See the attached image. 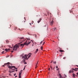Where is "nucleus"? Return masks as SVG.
<instances>
[{"instance_id":"1","label":"nucleus","mask_w":78,"mask_h":78,"mask_svg":"<svg viewBox=\"0 0 78 78\" xmlns=\"http://www.w3.org/2000/svg\"><path fill=\"white\" fill-rule=\"evenodd\" d=\"M20 46V43H19L18 44H16L13 47V50L14 51H16L17 48H19V47Z\"/></svg>"},{"instance_id":"2","label":"nucleus","mask_w":78,"mask_h":78,"mask_svg":"<svg viewBox=\"0 0 78 78\" xmlns=\"http://www.w3.org/2000/svg\"><path fill=\"white\" fill-rule=\"evenodd\" d=\"M8 68H9L10 69V70H14L15 69H17V68H16V67L14 66H8ZM14 68V69H15L12 68Z\"/></svg>"},{"instance_id":"3","label":"nucleus","mask_w":78,"mask_h":78,"mask_svg":"<svg viewBox=\"0 0 78 78\" xmlns=\"http://www.w3.org/2000/svg\"><path fill=\"white\" fill-rule=\"evenodd\" d=\"M22 72H23V70H21L20 72L19 73V78H21V75H22Z\"/></svg>"},{"instance_id":"4","label":"nucleus","mask_w":78,"mask_h":78,"mask_svg":"<svg viewBox=\"0 0 78 78\" xmlns=\"http://www.w3.org/2000/svg\"><path fill=\"white\" fill-rule=\"evenodd\" d=\"M28 56V55H25L24 56H22V58H24V59H27V57Z\"/></svg>"},{"instance_id":"5","label":"nucleus","mask_w":78,"mask_h":78,"mask_svg":"<svg viewBox=\"0 0 78 78\" xmlns=\"http://www.w3.org/2000/svg\"><path fill=\"white\" fill-rule=\"evenodd\" d=\"M50 25H51V26H52V25H53V23H54V21H53V20H52L51 22L50 21Z\"/></svg>"},{"instance_id":"6","label":"nucleus","mask_w":78,"mask_h":78,"mask_svg":"<svg viewBox=\"0 0 78 78\" xmlns=\"http://www.w3.org/2000/svg\"><path fill=\"white\" fill-rule=\"evenodd\" d=\"M71 70H74V71H77L78 70V68H75V69L72 68Z\"/></svg>"},{"instance_id":"7","label":"nucleus","mask_w":78,"mask_h":78,"mask_svg":"<svg viewBox=\"0 0 78 78\" xmlns=\"http://www.w3.org/2000/svg\"><path fill=\"white\" fill-rule=\"evenodd\" d=\"M23 39H24V37H20L19 38L20 40H23Z\"/></svg>"},{"instance_id":"8","label":"nucleus","mask_w":78,"mask_h":78,"mask_svg":"<svg viewBox=\"0 0 78 78\" xmlns=\"http://www.w3.org/2000/svg\"><path fill=\"white\" fill-rule=\"evenodd\" d=\"M42 20V18H41L39 19V20L38 21H37V23H39V22H41V20Z\"/></svg>"},{"instance_id":"9","label":"nucleus","mask_w":78,"mask_h":78,"mask_svg":"<svg viewBox=\"0 0 78 78\" xmlns=\"http://www.w3.org/2000/svg\"><path fill=\"white\" fill-rule=\"evenodd\" d=\"M52 30L53 31H56V28H52Z\"/></svg>"},{"instance_id":"10","label":"nucleus","mask_w":78,"mask_h":78,"mask_svg":"<svg viewBox=\"0 0 78 78\" xmlns=\"http://www.w3.org/2000/svg\"><path fill=\"white\" fill-rule=\"evenodd\" d=\"M29 55H30L28 56V58H27V59H28V58H30V57H31V53H29Z\"/></svg>"},{"instance_id":"11","label":"nucleus","mask_w":78,"mask_h":78,"mask_svg":"<svg viewBox=\"0 0 78 78\" xmlns=\"http://www.w3.org/2000/svg\"><path fill=\"white\" fill-rule=\"evenodd\" d=\"M73 78H75V73L73 74Z\"/></svg>"},{"instance_id":"12","label":"nucleus","mask_w":78,"mask_h":78,"mask_svg":"<svg viewBox=\"0 0 78 78\" xmlns=\"http://www.w3.org/2000/svg\"><path fill=\"white\" fill-rule=\"evenodd\" d=\"M20 45L21 46V47H22V46H23L22 48H23V46H24V44H20Z\"/></svg>"},{"instance_id":"13","label":"nucleus","mask_w":78,"mask_h":78,"mask_svg":"<svg viewBox=\"0 0 78 78\" xmlns=\"http://www.w3.org/2000/svg\"><path fill=\"white\" fill-rule=\"evenodd\" d=\"M5 41L6 42V44H9V41L7 40H5Z\"/></svg>"},{"instance_id":"14","label":"nucleus","mask_w":78,"mask_h":78,"mask_svg":"<svg viewBox=\"0 0 78 78\" xmlns=\"http://www.w3.org/2000/svg\"><path fill=\"white\" fill-rule=\"evenodd\" d=\"M7 64H8V66H9V64H11L9 63V62H8L7 63H5V65H7Z\"/></svg>"},{"instance_id":"15","label":"nucleus","mask_w":78,"mask_h":78,"mask_svg":"<svg viewBox=\"0 0 78 78\" xmlns=\"http://www.w3.org/2000/svg\"><path fill=\"white\" fill-rule=\"evenodd\" d=\"M14 71H9V73H12V72H14Z\"/></svg>"},{"instance_id":"16","label":"nucleus","mask_w":78,"mask_h":78,"mask_svg":"<svg viewBox=\"0 0 78 78\" xmlns=\"http://www.w3.org/2000/svg\"><path fill=\"white\" fill-rule=\"evenodd\" d=\"M27 41H26L24 43V45H27Z\"/></svg>"},{"instance_id":"17","label":"nucleus","mask_w":78,"mask_h":78,"mask_svg":"<svg viewBox=\"0 0 78 78\" xmlns=\"http://www.w3.org/2000/svg\"><path fill=\"white\" fill-rule=\"evenodd\" d=\"M26 59H27V60L28 59V58H24L23 59V62H25V60Z\"/></svg>"},{"instance_id":"18","label":"nucleus","mask_w":78,"mask_h":78,"mask_svg":"<svg viewBox=\"0 0 78 78\" xmlns=\"http://www.w3.org/2000/svg\"><path fill=\"white\" fill-rule=\"evenodd\" d=\"M37 64H38V62H37V63L36 65V68H37Z\"/></svg>"},{"instance_id":"19","label":"nucleus","mask_w":78,"mask_h":78,"mask_svg":"<svg viewBox=\"0 0 78 78\" xmlns=\"http://www.w3.org/2000/svg\"><path fill=\"white\" fill-rule=\"evenodd\" d=\"M64 51V50H60V52H63Z\"/></svg>"},{"instance_id":"20","label":"nucleus","mask_w":78,"mask_h":78,"mask_svg":"<svg viewBox=\"0 0 78 78\" xmlns=\"http://www.w3.org/2000/svg\"><path fill=\"white\" fill-rule=\"evenodd\" d=\"M5 50L6 51H8V50L7 48L5 49Z\"/></svg>"},{"instance_id":"21","label":"nucleus","mask_w":78,"mask_h":78,"mask_svg":"<svg viewBox=\"0 0 78 78\" xmlns=\"http://www.w3.org/2000/svg\"><path fill=\"white\" fill-rule=\"evenodd\" d=\"M38 51V49H37L35 51L36 53H37Z\"/></svg>"},{"instance_id":"22","label":"nucleus","mask_w":78,"mask_h":78,"mask_svg":"<svg viewBox=\"0 0 78 78\" xmlns=\"http://www.w3.org/2000/svg\"><path fill=\"white\" fill-rule=\"evenodd\" d=\"M41 50H43V46H41Z\"/></svg>"},{"instance_id":"23","label":"nucleus","mask_w":78,"mask_h":78,"mask_svg":"<svg viewBox=\"0 0 78 78\" xmlns=\"http://www.w3.org/2000/svg\"><path fill=\"white\" fill-rule=\"evenodd\" d=\"M2 77L3 78H6V77H8V76H2Z\"/></svg>"},{"instance_id":"24","label":"nucleus","mask_w":78,"mask_h":78,"mask_svg":"<svg viewBox=\"0 0 78 78\" xmlns=\"http://www.w3.org/2000/svg\"><path fill=\"white\" fill-rule=\"evenodd\" d=\"M73 69H72V70H71V72L72 73H74V71H73Z\"/></svg>"},{"instance_id":"25","label":"nucleus","mask_w":78,"mask_h":78,"mask_svg":"<svg viewBox=\"0 0 78 78\" xmlns=\"http://www.w3.org/2000/svg\"><path fill=\"white\" fill-rule=\"evenodd\" d=\"M9 48H12V47H11V46H9Z\"/></svg>"},{"instance_id":"26","label":"nucleus","mask_w":78,"mask_h":78,"mask_svg":"<svg viewBox=\"0 0 78 78\" xmlns=\"http://www.w3.org/2000/svg\"><path fill=\"white\" fill-rule=\"evenodd\" d=\"M42 42H43V41H42L40 43V44H42Z\"/></svg>"},{"instance_id":"27","label":"nucleus","mask_w":78,"mask_h":78,"mask_svg":"<svg viewBox=\"0 0 78 78\" xmlns=\"http://www.w3.org/2000/svg\"><path fill=\"white\" fill-rule=\"evenodd\" d=\"M17 27H15V29H14V30H16V29H17Z\"/></svg>"},{"instance_id":"28","label":"nucleus","mask_w":78,"mask_h":78,"mask_svg":"<svg viewBox=\"0 0 78 78\" xmlns=\"http://www.w3.org/2000/svg\"><path fill=\"white\" fill-rule=\"evenodd\" d=\"M71 72H72V71L70 70L69 72V73H71Z\"/></svg>"},{"instance_id":"29","label":"nucleus","mask_w":78,"mask_h":78,"mask_svg":"<svg viewBox=\"0 0 78 78\" xmlns=\"http://www.w3.org/2000/svg\"><path fill=\"white\" fill-rule=\"evenodd\" d=\"M54 64H56V62L55 61L53 62Z\"/></svg>"},{"instance_id":"30","label":"nucleus","mask_w":78,"mask_h":78,"mask_svg":"<svg viewBox=\"0 0 78 78\" xmlns=\"http://www.w3.org/2000/svg\"><path fill=\"white\" fill-rule=\"evenodd\" d=\"M50 68L52 70L53 69V68H52V67L51 66H50Z\"/></svg>"},{"instance_id":"31","label":"nucleus","mask_w":78,"mask_h":78,"mask_svg":"<svg viewBox=\"0 0 78 78\" xmlns=\"http://www.w3.org/2000/svg\"><path fill=\"white\" fill-rule=\"evenodd\" d=\"M24 64H27V62H24Z\"/></svg>"},{"instance_id":"32","label":"nucleus","mask_w":78,"mask_h":78,"mask_svg":"<svg viewBox=\"0 0 78 78\" xmlns=\"http://www.w3.org/2000/svg\"><path fill=\"white\" fill-rule=\"evenodd\" d=\"M32 23H34V21H32Z\"/></svg>"},{"instance_id":"33","label":"nucleus","mask_w":78,"mask_h":78,"mask_svg":"<svg viewBox=\"0 0 78 78\" xmlns=\"http://www.w3.org/2000/svg\"><path fill=\"white\" fill-rule=\"evenodd\" d=\"M16 73H15L14 75V76H16Z\"/></svg>"},{"instance_id":"34","label":"nucleus","mask_w":78,"mask_h":78,"mask_svg":"<svg viewBox=\"0 0 78 78\" xmlns=\"http://www.w3.org/2000/svg\"><path fill=\"white\" fill-rule=\"evenodd\" d=\"M27 46H28V45H29V44L28 43L27 44H26Z\"/></svg>"},{"instance_id":"35","label":"nucleus","mask_w":78,"mask_h":78,"mask_svg":"<svg viewBox=\"0 0 78 78\" xmlns=\"http://www.w3.org/2000/svg\"><path fill=\"white\" fill-rule=\"evenodd\" d=\"M66 57H64V58H63V59H66Z\"/></svg>"},{"instance_id":"36","label":"nucleus","mask_w":78,"mask_h":78,"mask_svg":"<svg viewBox=\"0 0 78 78\" xmlns=\"http://www.w3.org/2000/svg\"><path fill=\"white\" fill-rule=\"evenodd\" d=\"M25 67H24L23 69V70H25Z\"/></svg>"},{"instance_id":"37","label":"nucleus","mask_w":78,"mask_h":78,"mask_svg":"<svg viewBox=\"0 0 78 78\" xmlns=\"http://www.w3.org/2000/svg\"><path fill=\"white\" fill-rule=\"evenodd\" d=\"M59 70V68H58V69H57V70Z\"/></svg>"},{"instance_id":"38","label":"nucleus","mask_w":78,"mask_h":78,"mask_svg":"<svg viewBox=\"0 0 78 78\" xmlns=\"http://www.w3.org/2000/svg\"><path fill=\"white\" fill-rule=\"evenodd\" d=\"M24 19L25 20H26V18H25V17H24Z\"/></svg>"},{"instance_id":"39","label":"nucleus","mask_w":78,"mask_h":78,"mask_svg":"<svg viewBox=\"0 0 78 78\" xmlns=\"http://www.w3.org/2000/svg\"><path fill=\"white\" fill-rule=\"evenodd\" d=\"M4 51H3L2 52V54H3V53H4Z\"/></svg>"},{"instance_id":"40","label":"nucleus","mask_w":78,"mask_h":78,"mask_svg":"<svg viewBox=\"0 0 78 78\" xmlns=\"http://www.w3.org/2000/svg\"><path fill=\"white\" fill-rule=\"evenodd\" d=\"M30 43H31V42H30V41L28 43L29 44H30Z\"/></svg>"},{"instance_id":"41","label":"nucleus","mask_w":78,"mask_h":78,"mask_svg":"<svg viewBox=\"0 0 78 78\" xmlns=\"http://www.w3.org/2000/svg\"><path fill=\"white\" fill-rule=\"evenodd\" d=\"M35 37L36 38V37H37V35H35Z\"/></svg>"},{"instance_id":"42","label":"nucleus","mask_w":78,"mask_h":78,"mask_svg":"<svg viewBox=\"0 0 78 78\" xmlns=\"http://www.w3.org/2000/svg\"><path fill=\"white\" fill-rule=\"evenodd\" d=\"M9 76H11L12 75H11V74H9Z\"/></svg>"},{"instance_id":"43","label":"nucleus","mask_w":78,"mask_h":78,"mask_svg":"<svg viewBox=\"0 0 78 78\" xmlns=\"http://www.w3.org/2000/svg\"><path fill=\"white\" fill-rule=\"evenodd\" d=\"M11 57H12V56H13L12 55H11Z\"/></svg>"},{"instance_id":"44","label":"nucleus","mask_w":78,"mask_h":78,"mask_svg":"<svg viewBox=\"0 0 78 78\" xmlns=\"http://www.w3.org/2000/svg\"><path fill=\"white\" fill-rule=\"evenodd\" d=\"M30 41H31L32 42H33V40H31Z\"/></svg>"},{"instance_id":"45","label":"nucleus","mask_w":78,"mask_h":78,"mask_svg":"<svg viewBox=\"0 0 78 78\" xmlns=\"http://www.w3.org/2000/svg\"><path fill=\"white\" fill-rule=\"evenodd\" d=\"M44 44H45V42H44L43 44V45H44Z\"/></svg>"},{"instance_id":"46","label":"nucleus","mask_w":78,"mask_h":78,"mask_svg":"<svg viewBox=\"0 0 78 78\" xmlns=\"http://www.w3.org/2000/svg\"><path fill=\"white\" fill-rule=\"evenodd\" d=\"M48 70H50V68H49L48 69Z\"/></svg>"},{"instance_id":"47","label":"nucleus","mask_w":78,"mask_h":78,"mask_svg":"<svg viewBox=\"0 0 78 78\" xmlns=\"http://www.w3.org/2000/svg\"><path fill=\"white\" fill-rule=\"evenodd\" d=\"M53 61H52L51 62V63H52V62H53Z\"/></svg>"},{"instance_id":"48","label":"nucleus","mask_w":78,"mask_h":78,"mask_svg":"<svg viewBox=\"0 0 78 78\" xmlns=\"http://www.w3.org/2000/svg\"><path fill=\"white\" fill-rule=\"evenodd\" d=\"M16 77H17V76H15V78H16Z\"/></svg>"},{"instance_id":"49","label":"nucleus","mask_w":78,"mask_h":78,"mask_svg":"<svg viewBox=\"0 0 78 78\" xmlns=\"http://www.w3.org/2000/svg\"><path fill=\"white\" fill-rule=\"evenodd\" d=\"M16 72H17V69H16Z\"/></svg>"},{"instance_id":"50","label":"nucleus","mask_w":78,"mask_h":78,"mask_svg":"<svg viewBox=\"0 0 78 78\" xmlns=\"http://www.w3.org/2000/svg\"><path fill=\"white\" fill-rule=\"evenodd\" d=\"M10 28H11V25H10Z\"/></svg>"},{"instance_id":"51","label":"nucleus","mask_w":78,"mask_h":78,"mask_svg":"<svg viewBox=\"0 0 78 78\" xmlns=\"http://www.w3.org/2000/svg\"><path fill=\"white\" fill-rule=\"evenodd\" d=\"M56 68H57V69H58V66H56Z\"/></svg>"},{"instance_id":"52","label":"nucleus","mask_w":78,"mask_h":78,"mask_svg":"<svg viewBox=\"0 0 78 78\" xmlns=\"http://www.w3.org/2000/svg\"><path fill=\"white\" fill-rule=\"evenodd\" d=\"M12 51V53H13V52H14V51Z\"/></svg>"},{"instance_id":"53","label":"nucleus","mask_w":78,"mask_h":78,"mask_svg":"<svg viewBox=\"0 0 78 78\" xmlns=\"http://www.w3.org/2000/svg\"><path fill=\"white\" fill-rule=\"evenodd\" d=\"M44 27H46V25H44Z\"/></svg>"},{"instance_id":"54","label":"nucleus","mask_w":78,"mask_h":78,"mask_svg":"<svg viewBox=\"0 0 78 78\" xmlns=\"http://www.w3.org/2000/svg\"><path fill=\"white\" fill-rule=\"evenodd\" d=\"M60 56H62V55H60Z\"/></svg>"},{"instance_id":"55","label":"nucleus","mask_w":78,"mask_h":78,"mask_svg":"<svg viewBox=\"0 0 78 78\" xmlns=\"http://www.w3.org/2000/svg\"><path fill=\"white\" fill-rule=\"evenodd\" d=\"M3 66V67H5V65H3V66Z\"/></svg>"},{"instance_id":"56","label":"nucleus","mask_w":78,"mask_h":78,"mask_svg":"<svg viewBox=\"0 0 78 78\" xmlns=\"http://www.w3.org/2000/svg\"><path fill=\"white\" fill-rule=\"evenodd\" d=\"M30 38H29V39H28V40H29V41H30Z\"/></svg>"},{"instance_id":"57","label":"nucleus","mask_w":78,"mask_h":78,"mask_svg":"<svg viewBox=\"0 0 78 78\" xmlns=\"http://www.w3.org/2000/svg\"><path fill=\"white\" fill-rule=\"evenodd\" d=\"M76 66H77V67H78V65H76Z\"/></svg>"},{"instance_id":"58","label":"nucleus","mask_w":78,"mask_h":78,"mask_svg":"<svg viewBox=\"0 0 78 78\" xmlns=\"http://www.w3.org/2000/svg\"><path fill=\"white\" fill-rule=\"evenodd\" d=\"M58 73H60L59 71H58Z\"/></svg>"},{"instance_id":"59","label":"nucleus","mask_w":78,"mask_h":78,"mask_svg":"<svg viewBox=\"0 0 78 78\" xmlns=\"http://www.w3.org/2000/svg\"><path fill=\"white\" fill-rule=\"evenodd\" d=\"M10 50V49H8V50Z\"/></svg>"},{"instance_id":"60","label":"nucleus","mask_w":78,"mask_h":78,"mask_svg":"<svg viewBox=\"0 0 78 78\" xmlns=\"http://www.w3.org/2000/svg\"><path fill=\"white\" fill-rule=\"evenodd\" d=\"M76 76H77V75H76Z\"/></svg>"},{"instance_id":"61","label":"nucleus","mask_w":78,"mask_h":78,"mask_svg":"<svg viewBox=\"0 0 78 78\" xmlns=\"http://www.w3.org/2000/svg\"><path fill=\"white\" fill-rule=\"evenodd\" d=\"M19 30H20V29H19Z\"/></svg>"},{"instance_id":"62","label":"nucleus","mask_w":78,"mask_h":78,"mask_svg":"<svg viewBox=\"0 0 78 78\" xmlns=\"http://www.w3.org/2000/svg\"><path fill=\"white\" fill-rule=\"evenodd\" d=\"M24 22H26V21H23Z\"/></svg>"},{"instance_id":"63","label":"nucleus","mask_w":78,"mask_h":78,"mask_svg":"<svg viewBox=\"0 0 78 78\" xmlns=\"http://www.w3.org/2000/svg\"><path fill=\"white\" fill-rule=\"evenodd\" d=\"M30 25H31V23H30Z\"/></svg>"},{"instance_id":"64","label":"nucleus","mask_w":78,"mask_h":78,"mask_svg":"<svg viewBox=\"0 0 78 78\" xmlns=\"http://www.w3.org/2000/svg\"><path fill=\"white\" fill-rule=\"evenodd\" d=\"M0 78H2V77H0Z\"/></svg>"}]
</instances>
